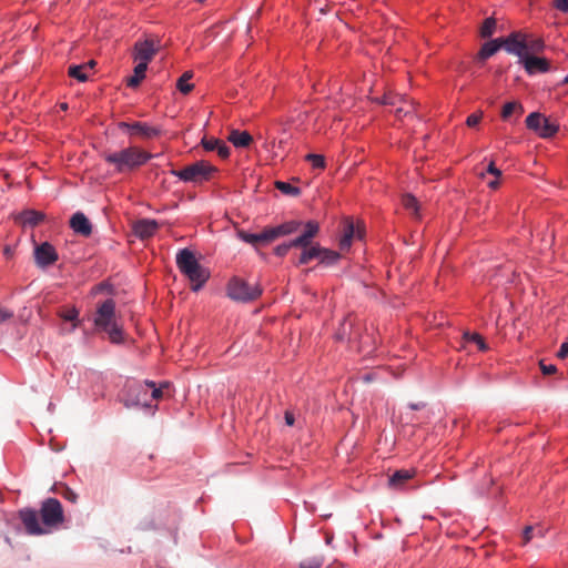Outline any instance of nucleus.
Segmentation results:
<instances>
[{
    "label": "nucleus",
    "instance_id": "obj_15",
    "mask_svg": "<svg viewBox=\"0 0 568 568\" xmlns=\"http://www.w3.org/2000/svg\"><path fill=\"white\" fill-rule=\"evenodd\" d=\"M158 229V222L148 219L139 220L133 225L134 234L142 240L153 236Z\"/></svg>",
    "mask_w": 568,
    "mask_h": 568
},
{
    "label": "nucleus",
    "instance_id": "obj_26",
    "mask_svg": "<svg viewBox=\"0 0 568 568\" xmlns=\"http://www.w3.org/2000/svg\"><path fill=\"white\" fill-rule=\"evenodd\" d=\"M545 43L539 38H532L526 34V54L534 55L544 50Z\"/></svg>",
    "mask_w": 568,
    "mask_h": 568
},
{
    "label": "nucleus",
    "instance_id": "obj_16",
    "mask_svg": "<svg viewBox=\"0 0 568 568\" xmlns=\"http://www.w3.org/2000/svg\"><path fill=\"white\" fill-rule=\"evenodd\" d=\"M318 231V223L315 221H308L304 226L303 233L293 240V244L300 245L301 247L310 246L312 239L317 235Z\"/></svg>",
    "mask_w": 568,
    "mask_h": 568
},
{
    "label": "nucleus",
    "instance_id": "obj_4",
    "mask_svg": "<svg viewBox=\"0 0 568 568\" xmlns=\"http://www.w3.org/2000/svg\"><path fill=\"white\" fill-rule=\"evenodd\" d=\"M150 387H153V382L130 383L121 394V402L126 408L150 407Z\"/></svg>",
    "mask_w": 568,
    "mask_h": 568
},
{
    "label": "nucleus",
    "instance_id": "obj_5",
    "mask_svg": "<svg viewBox=\"0 0 568 568\" xmlns=\"http://www.w3.org/2000/svg\"><path fill=\"white\" fill-rule=\"evenodd\" d=\"M226 293L235 302L250 303L260 297L262 288L258 285H250L246 281L234 276L227 283Z\"/></svg>",
    "mask_w": 568,
    "mask_h": 568
},
{
    "label": "nucleus",
    "instance_id": "obj_10",
    "mask_svg": "<svg viewBox=\"0 0 568 568\" xmlns=\"http://www.w3.org/2000/svg\"><path fill=\"white\" fill-rule=\"evenodd\" d=\"M34 260L39 267L44 268L58 261V253L50 243L44 242L36 246Z\"/></svg>",
    "mask_w": 568,
    "mask_h": 568
},
{
    "label": "nucleus",
    "instance_id": "obj_52",
    "mask_svg": "<svg viewBox=\"0 0 568 568\" xmlns=\"http://www.w3.org/2000/svg\"><path fill=\"white\" fill-rule=\"evenodd\" d=\"M487 172L497 178L501 175V171L495 166L494 162L489 163V165L487 168Z\"/></svg>",
    "mask_w": 568,
    "mask_h": 568
},
{
    "label": "nucleus",
    "instance_id": "obj_17",
    "mask_svg": "<svg viewBox=\"0 0 568 568\" xmlns=\"http://www.w3.org/2000/svg\"><path fill=\"white\" fill-rule=\"evenodd\" d=\"M357 236L358 239L362 237V233L359 230H356L354 223L352 220H345L344 227H343V235L339 240V248L342 251L348 250L353 239Z\"/></svg>",
    "mask_w": 568,
    "mask_h": 568
},
{
    "label": "nucleus",
    "instance_id": "obj_46",
    "mask_svg": "<svg viewBox=\"0 0 568 568\" xmlns=\"http://www.w3.org/2000/svg\"><path fill=\"white\" fill-rule=\"evenodd\" d=\"M481 116H483L481 112H479V113H473V114H470V115L467 118V120H466V124H467L468 126H470V128L476 126V125L479 123V121L481 120Z\"/></svg>",
    "mask_w": 568,
    "mask_h": 568
},
{
    "label": "nucleus",
    "instance_id": "obj_33",
    "mask_svg": "<svg viewBox=\"0 0 568 568\" xmlns=\"http://www.w3.org/2000/svg\"><path fill=\"white\" fill-rule=\"evenodd\" d=\"M496 26H497V22H496L495 18L489 17V18L485 19V21L483 22V26L480 28V37L481 38L491 37L494 34V32L496 31Z\"/></svg>",
    "mask_w": 568,
    "mask_h": 568
},
{
    "label": "nucleus",
    "instance_id": "obj_53",
    "mask_svg": "<svg viewBox=\"0 0 568 568\" xmlns=\"http://www.w3.org/2000/svg\"><path fill=\"white\" fill-rule=\"evenodd\" d=\"M284 418H285V423H286V425H288V426H293V425H294L295 418H294L293 413H291V412H285V416H284Z\"/></svg>",
    "mask_w": 568,
    "mask_h": 568
},
{
    "label": "nucleus",
    "instance_id": "obj_60",
    "mask_svg": "<svg viewBox=\"0 0 568 568\" xmlns=\"http://www.w3.org/2000/svg\"><path fill=\"white\" fill-rule=\"evenodd\" d=\"M564 83L568 84V75L564 79Z\"/></svg>",
    "mask_w": 568,
    "mask_h": 568
},
{
    "label": "nucleus",
    "instance_id": "obj_55",
    "mask_svg": "<svg viewBox=\"0 0 568 568\" xmlns=\"http://www.w3.org/2000/svg\"><path fill=\"white\" fill-rule=\"evenodd\" d=\"M65 496H67L68 499L72 500V501H75V499H77V495L73 491L69 490V489H68V493H67Z\"/></svg>",
    "mask_w": 568,
    "mask_h": 568
},
{
    "label": "nucleus",
    "instance_id": "obj_21",
    "mask_svg": "<svg viewBox=\"0 0 568 568\" xmlns=\"http://www.w3.org/2000/svg\"><path fill=\"white\" fill-rule=\"evenodd\" d=\"M229 141L236 148H247L252 143L253 138L246 131L232 130Z\"/></svg>",
    "mask_w": 568,
    "mask_h": 568
},
{
    "label": "nucleus",
    "instance_id": "obj_45",
    "mask_svg": "<svg viewBox=\"0 0 568 568\" xmlns=\"http://www.w3.org/2000/svg\"><path fill=\"white\" fill-rule=\"evenodd\" d=\"M397 100H402V98L397 95H393L390 93L384 94V97L381 100V103L386 105H395Z\"/></svg>",
    "mask_w": 568,
    "mask_h": 568
},
{
    "label": "nucleus",
    "instance_id": "obj_29",
    "mask_svg": "<svg viewBox=\"0 0 568 568\" xmlns=\"http://www.w3.org/2000/svg\"><path fill=\"white\" fill-rule=\"evenodd\" d=\"M402 204L403 206L409 211L415 217H419V205H418V201L415 196H413L412 194H405L403 197H402Z\"/></svg>",
    "mask_w": 568,
    "mask_h": 568
},
{
    "label": "nucleus",
    "instance_id": "obj_48",
    "mask_svg": "<svg viewBox=\"0 0 568 568\" xmlns=\"http://www.w3.org/2000/svg\"><path fill=\"white\" fill-rule=\"evenodd\" d=\"M12 316H13V313L11 311L0 306V324L11 320Z\"/></svg>",
    "mask_w": 568,
    "mask_h": 568
},
{
    "label": "nucleus",
    "instance_id": "obj_44",
    "mask_svg": "<svg viewBox=\"0 0 568 568\" xmlns=\"http://www.w3.org/2000/svg\"><path fill=\"white\" fill-rule=\"evenodd\" d=\"M215 151L217 152L219 156L222 159H227L230 155V148L223 141L220 142V144L215 149Z\"/></svg>",
    "mask_w": 568,
    "mask_h": 568
},
{
    "label": "nucleus",
    "instance_id": "obj_56",
    "mask_svg": "<svg viewBox=\"0 0 568 568\" xmlns=\"http://www.w3.org/2000/svg\"><path fill=\"white\" fill-rule=\"evenodd\" d=\"M488 185L491 189H496L499 185V182H498V180H495V181L489 182Z\"/></svg>",
    "mask_w": 568,
    "mask_h": 568
},
{
    "label": "nucleus",
    "instance_id": "obj_30",
    "mask_svg": "<svg viewBox=\"0 0 568 568\" xmlns=\"http://www.w3.org/2000/svg\"><path fill=\"white\" fill-rule=\"evenodd\" d=\"M87 70L88 64L70 65L68 73L71 78H74L80 82H84L88 80Z\"/></svg>",
    "mask_w": 568,
    "mask_h": 568
},
{
    "label": "nucleus",
    "instance_id": "obj_59",
    "mask_svg": "<svg viewBox=\"0 0 568 568\" xmlns=\"http://www.w3.org/2000/svg\"><path fill=\"white\" fill-rule=\"evenodd\" d=\"M60 108H61L62 110H67V109H68V104H67V103H62V104L60 105Z\"/></svg>",
    "mask_w": 568,
    "mask_h": 568
},
{
    "label": "nucleus",
    "instance_id": "obj_23",
    "mask_svg": "<svg viewBox=\"0 0 568 568\" xmlns=\"http://www.w3.org/2000/svg\"><path fill=\"white\" fill-rule=\"evenodd\" d=\"M102 332L108 334L109 341L113 344H122L125 341L123 328L118 323L104 328Z\"/></svg>",
    "mask_w": 568,
    "mask_h": 568
},
{
    "label": "nucleus",
    "instance_id": "obj_18",
    "mask_svg": "<svg viewBox=\"0 0 568 568\" xmlns=\"http://www.w3.org/2000/svg\"><path fill=\"white\" fill-rule=\"evenodd\" d=\"M416 471L414 469H399L388 477V486L392 489H403Z\"/></svg>",
    "mask_w": 568,
    "mask_h": 568
},
{
    "label": "nucleus",
    "instance_id": "obj_38",
    "mask_svg": "<svg viewBox=\"0 0 568 568\" xmlns=\"http://www.w3.org/2000/svg\"><path fill=\"white\" fill-rule=\"evenodd\" d=\"M324 564L322 556H313L301 561L300 568H321Z\"/></svg>",
    "mask_w": 568,
    "mask_h": 568
},
{
    "label": "nucleus",
    "instance_id": "obj_9",
    "mask_svg": "<svg viewBox=\"0 0 568 568\" xmlns=\"http://www.w3.org/2000/svg\"><path fill=\"white\" fill-rule=\"evenodd\" d=\"M503 48L510 54H515L520 59V62L527 57L526 54V33L511 32L506 38H500Z\"/></svg>",
    "mask_w": 568,
    "mask_h": 568
},
{
    "label": "nucleus",
    "instance_id": "obj_49",
    "mask_svg": "<svg viewBox=\"0 0 568 568\" xmlns=\"http://www.w3.org/2000/svg\"><path fill=\"white\" fill-rule=\"evenodd\" d=\"M554 6L557 10L561 12H568V0H555Z\"/></svg>",
    "mask_w": 568,
    "mask_h": 568
},
{
    "label": "nucleus",
    "instance_id": "obj_12",
    "mask_svg": "<svg viewBox=\"0 0 568 568\" xmlns=\"http://www.w3.org/2000/svg\"><path fill=\"white\" fill-rule=\"evenodd\" d=\"M521 63L524 64L526 72L530 75L536 74L538 72L545 73L550 70L549 61L545 58H539L536 55L527 54V57H525Z\"/></svg>",
    "mask_w": 568,
    "mask_h": 568
},
{
    "label": "nucleus",
    "instance_id": "obj_24",
    "mask_svg": "<svg viewBox=\"0 0 568 568\" xmlns=\"http://www.w3.org/2000/svg\"><path fill=\"white\" fill-rule=\"evenodd\" d=\"M146 69H148L146 64L136 62V65L134 68V73L132 77L128 78L126 85L130 88H136L142 82V80L145 78Z\"/></svg>",
    "mask_w": 568,
    "mask_h": 568
},
{
    "label": "nucleus",
    "instance_id": "obj_28",
    "mask_svg": "<svg viewBox=\"0 0 568 568\" xmlns=\"http://www.w3.org/2000/svg\"><path fill=\"white\" fill-rule=\"evenodd\" d=\"M559 130V125L556 122L550 121L548 118H544V123L538 131V134L541 138H551L554 136Z\"/></svg>",
    "mask_w": 568,
    "mask_h": 568
},
{
    "label": "nucleus",
    "instance_id": "obj_7",
    "mask_svg": "<svg viewBox=\"0 0 568 568\" xmlns=\"http://www.w3.org/2000/svg\"><path fill=\"white\" fill-rule=\"evenodd\" d=\"M161 49V40L149 36L144 40H139L133 47V60L135 62L149 64Z\"/></svg>",
    "mask_w": 568,
    "mask_h": 568
},
{
    "label": "nucleus",
    "instance_id": "obj_34",
    "mask_svg": "<svg viewBox=\"0 0 568 568\" xmlns=\"http://www.w3.org/2000/svg\"><path fill=\"white\" fill-rule=\"evenodd\" d=\"M275 187L281 191L285 195L290 196H298L301 194V190L292 184L283 181H276Z\"/></svg>",
    "mask_w": 568,
    "mask_h": 568
},
{
    "label": "nucleus",
    "instance_id": "obj_42",
    "mask_svg": "<svg viewBox=\"0 0 568 568\" xmlns=\"http://www.w3.org/2000/svg\"><path fill=\"white\" fill-rule=\"evenodd\" d=\"M220 142H221V140H219V139L203 138L201 143L206 151H215V149L219 146Z\"/></svg>",
    "mask_w": 568,
    "mask_h": 568
},
{
    "label": "nucleus",
    "instance_id": "obj_19",
    "mask_svg": "<svg viewBox=\"0 0 568 568\" xmlns=\"http://www.w3.org/2000/svg\"><path fill=\"white\" fill-rule=\"evenodd\" d=\"M44 217L45 215L42 212L36 210H26L18 215L17 220L23 226L33 227L41 223L44 220Z\"/></svg>",
    "mask_w": 568,
    "mask_h": 568
},
{
    "label": "nucleus",
    "instance_id": "obj_58",
    "mask_svg": "<svg viewBox=\"0 0 568 568\" xmlns=\"http://www.w3.org/2000/svg\"><path fill=\"white\" fill-rule=\"evenodd\" d=\"M344 335H345V328L343 329V333H338V334H337V338H338V339H343V338H344Z\"/></svg>",
    "mask_w": 568,
    "mask_h": 568
},
{
    "label": "nucleus",
    "instance_id": "obj_8",
    "mask_svg": "<svg viewBox=\"0 0 568 568\" xmlns=\"http://www.w3.org/2000/svg\"><path fill=\"white\" fill-rule=\"evenodd\" d=\"M93 322L100 332L116 323L115 302L112 298L105 300L98 306Z\"/></svg>",
    "mask_w": 568,
    "mask_h": 568
},
{
    "label": "nucleus",
    "instance_id": "obj_50",
    "mask_svg": "<svg viewBox=\"0 0 568 568\" xmlns=\"http://www.w3.org/2000/svg\"><path fill=\"white\" fill-rule=\"evenodd\" d=\"M557 356L559 358H566L568 356V342H565L561 344V346L557 353Z\"/></svg>",
    "mask_w": 568,
    "mask_h": 568
},
{
    "label": "nucleus",
    "instance_id": "obj_37",
    "mask_svg": "<svg viewBox=\"0 0 568 568\" xmlns=\"http://www.w3.org/2000/svg\"><path fill=\"white\" fill-rule=\"evenodd\" d=\"M464 338L467 342L474 343L478 347V349H480L483 352L488 348L486 342L483 338V336L477 334V333H473V334L471 333H465L464 334Z\"/></svg>",
    "mask_w": 568,
    "mask_h": 568
},
{
    "label": "nucleus",
    "instance_id": "obj_1",
    "mask_svg": "<svg viewBox=\"0 0 568 568\" xmlns=\"http://www.w3.org/2000/svg\"><path fill=\"white\" fill-rule=\"evenodd\" d=\"M42 525L39 523V515L34 509L23 508L19 511L26 530L30 535L47 534L50 528L57 527L63 523V509L61 503L55 498L45 499L40 509Z\"/></svg>",
    "mask_w": 568,
    "mask_h": 568
},
{
    "label": "nucleus",
    "instance_id": "obj_61",
    "mask_svg": "<svg viewBox=\"0 0 568 568\" xmlns=\"http://www.w3.org/2000/svg\"><path fill=\"white\" fill-rule=\"evenodd\" d=\"M6 254H10V250L8 247L6 248Z\"/></svg>",
    "mask_w": 568,
    "mask_h": 568
},
{
    "label": "nucleus",
    "instance_id": "obj_43",
    "mask_svg": "<svg viewBox=\"0 0 568 568\" xmlns=\"http://www.w3.org/2000/svg\"><path fill=\"white\" fill-rule=\"evenodd\" d=\"M162 395H163L162 386L156 387L155 383L153 382V387H150V392H149L150 407L152 406L151 405L152 400L161 398Z\"/></svg>",
    "mask_w": 568,
    "mask_h": 568
},
{
    "label": "nucleus",
    "instance_id": "obj_39",
    "mask_svg": "<svg viewBox=\"0 0 568 568\" xmlns=\"http://www.w3.org/2000/svg\"><path fill=\"white\" fill-rule=\"evenodd\" d=\"M305 160L310 162L314 169L323 170L326 166L325 158L321 154L310 153L305 156Z\"/></svg>",
    "mask_w": 568,
    "mask_h": 568
},
{
    "label": "nucleus",
    "instance_id": "obj_32",
    "mask_svg": "<svg viewBox=\"0 0 568 568\" xmlns=\"http://www.w3.org/2000/svg\"><path fill=\"white\" fill-rule=\"evenodd\" d=\"M542 538L544 530L541 528H535L532 526H527L523 531V545L528 544L534 538Z\"/></svg>",
    "mask_w": 568,
    "mask_h": 568
},
{
    "label": "nucleus",
    "instance_id": "obj_6",
    "mask_svg": "<svg viewBox=\"0 0 568 568\" xmlns=\"http://www.w3.org/2000/svg\"><path fill=\"white\" fill-rule=\"evenodd\" d=\"M216 171L215 166L206 161H197L182 170H172L171 173L184 182H199L207 180Z\"/></svg>",
    "mask_w": 568,
    "mask_h": 568
},
{
    "label": "nucleus",
    "instance_id": "obj_40",
    "mask_svg": "<svg viewBox=\"0 0 568 568\" xmlns=\"http://www.w3.org/2000/svg\"><path fill=\"white\" fill-rule=\"evenodd\" d=\"M78 315H79V312L74 307L60 313V316L64 321L73 322V328H75L78 325V323H77Z\"/></svg>",
    "mask_w": 568,
    "mask_h": 568
},
{
    "label": "nucleus",
    "instance_id": "obj_27",
    "mask_svg": "<svg viewBox=\"0 0 568 568\" xmlns=\"http://www.w3.org/2000/svg\"><path fill=\"white\" fill-rule=\"evenodd\" d=\"M193 78L192 71L184 72L176 82V88L179 91L183 94H187L193 90V84L190 83L191 79Z\"/></svg>",
    "mask_w": 568,
    "mask_h": 568
},
{
    "label": "nucleus",
    "instance_id": "obj_14",
    "mask_svg": "<svg viewBox=\"0 0 568 568\" xmlns=\"http://www.w3.org/2000/svg\"><path fill=\"white\" fill-rule=\"evenodd\" d=\"M70 226L75 233L82 236H90L92 233V225L82 212H77L72 215Z\"/></svg>",
    "mask_w": 568,
    "mask_h": 568
},
{
    "label": "nucleus",
    "instance_id": "obj_20",
    "mask_svg": "<svg viewBox=\"0 0 568 568\" xmlns=\"http://www.w3.org/2000/svg\"><path fill=\"white\" fill-rule=\"evenodd\" d=\"M301 225H302V223L298 221H290V222L283 223L281 225L271 227V232L273 234V240L275 241L280 236L288 235V234L296 232Z\"/></svg>",
    "mask_w": 568,
    "mask_h": 568
},
{
    "label": "nucleus",
    "instance_id": "obj_11",
    "mask_svg": "<svg viewBox=\"0 0 568 568\" xmlns=\"http://www.w3.org/2000/svg\"><path fill=\"white\" fill-rule=\"evenodd\" d=\"M120 129H125L130 132L132 135H139L144 139H152L160 134V129L155 126H151L145 122H133V123H126L121 122L119 124Z\"/></svg>",
    "mask_w": 568,
    "mask_h": 568
},
{
    "label": "nucleus",
    "instance_id": "obj_3",
    "mask_svg": "<svg viewBox=\"0 0 568 568\" xmlns=\"http://www.w3.org/2000/svg\"><path fill=\"white\" fill-rule=\"evenodd\" d=\"M176 265L191 282L192 290L199 291L209 278L207 271L199 263L194 253L189 248L180 250L176 254Z\"/></svg>",
    "mask_w": 568,
    "mask_h": 568
},
{
    "label": "nucleus",
    "instance_id": "obj_22",
    "mask_svg": "<svg viewBox=\"0 0 568 568\" xmlns=\"http://www.w3.org/2000/svg\"><path fill=\"white\" fill-rule=\"evenodd\" d=\"M500 48H503V42L500 38L485 42L478 52V59L486 60L489 57L494 55Z\"/></svg>",
    "mask_w": 568,
    "mask_h": 568
},
{
    "label": "nucleus",
    "instance_id": "obj_47",
    "mask_svg": "<svg viewBox=\"0 0 568 568\" xmlns=\"http://www.w3.org/2000/svg\"><path fill=\"white\" fill-rule=\"evenodd\" d=\"M539 365L544 375H551L557 372V367L552 364H545V362L541 361Z\"/></svg>",
    "mask_w": 568,
    "mask_h": 568
},
{
    "label": "nucleus",
    "instance_id": "obj_57",
    "mask_svg": "<svg viewBox=\"0 0 568 568\" xmlns=\"http://www.w3.org/2000/svg\"><path fill=\"white\" fill-rule=\"evenodd\" d=\"M87 64H88V70L92 69L95 65V61L91 60Z\"/></svg>",
    "mask_w": 568,
    "mask_h": 568
},
{
    "label": "nucleus",
    "instance_id": "obj_41",
    "mask_svg": "<svg viewBox=\"0 0 568 568\" xmlns=\"http://www.w3.org/2000/svg\"><path fill=\"white\" fill-rule=\"evenodd\" d=\"M292 247H301V246L300 245H294L293 244V240H292L288 243H284V244H281V245L276 246L275 247V254L278 255V256H284V255L287 254V252Z\"/></svg>",
    "mask_w": 568,
    "mask_h": 568
},
{
    "label": "nucleus",
    "instance_id": "obj_2",
    "mask_svg": "<svg viewBox=\"0 0 568 568\" xmlns=\"http://www.w3.org/2000/svg\"><path fill=\"white\" fill-rule=\"evenodd\" d=\"M152 156L151 153L138 146H129L120 151L105 153L103 159L106 163L114 165L118 173H125L139 169Z\"/></svg>",
    "mask_w": 568,
    "mask_h": 568
},
{
    "label": "nucleus",
    "instance_id": "obj_35",
    "mask_svg": "<svg viewBox=\"0 0 568 568\" xmlns=\"http://www.w3.org/2000/svg\"><path fill=\"white\" fill-rule=\"evenodd\" d=\"M338 258H339V254L337 252L321 247V255H318V260L321 263L326 264V265H332Z\"/></svg>",
    "mask_w": 568,
    "mask_h": 568
},
{
    "label": "nucleus",
    "instance_id": "obj_54",
    "mask_svg": "<svg viewBox=\"0 0 568 568\" xmlns=\"http://www.w3.org/2000/svg\"><path fill=\"white\" fill-rule=\"evenodd\" d=\"M424 407H425V403H423V402L409 404V408L414 409V410H419V409H423Z\"/></svg>",
    "mask_w": 568,
    "mask_h": 568
},
{
    "label": "nucleus",
    "instance_id": "obj_51",
    "mask_svg": "<svg viewBox=\"0 0 568 568\" xmlns=\"http://www.w3.org/2000/svg\"><path fill=\"white\" fill-rule=\"evenodd\" d=\"M412 110H413V104L410 103L409 108L398 106L395 112L398 116H402V114L407 115L408 113L412 112Z\"/></svg>",
    "mask_w": 568,
    "mask_h": 568
},
{
    "label": "nucleus",
    "instance_id": "obj_25",
    "mask_svg": "<svg viewBox=\"0 0 568 568\" xmlns=\"http://www.w3.org/2000/svg\"><path fill=\"white\" fill-rule=\"evenodd\" d=\"M303 252L300 254L297 265L301 264H307L314 258H318V255H321V247L320 246H306L302 247Z\"/></svg>",
    "mask_w": 568,
    "mask_h": 568
},
{
    "label": "nucleus",
    "instance_id": "obj_36",
    "mask_svg": "<svg viewBox=\"0 0 568 568\" xmlns=\"http://www.w3.org/2000/svg\"><path fill=\"white\" fill-rule=\"evenodd\" d=\"M516 111H518L519 114L524 112L521 104H519L518 102H508L503 108L501 118L504 120H508Z\"/></svg>",
    "mask_w": 568,
    "mask_h": 568
},
{
    "label": "nucleus",
    "instance_id": "obj_13",
    "mask_svg": "<svg viewBox=\"0 0 568 568\" xmlns=\"http://www.w3.org/2000/svg\"><path fill=\"white\" fill-rule=\"evenodd\" d=\"M239 237L244 241L245 243L252 244V245H260V244H267L273 242V234L271 232V227H267L263 230L260 233H248L245 231L239 232Z\"/></svg>",
    "mask_w": 568,
    "mask_h": 568
},
{
    "label": "nucleus",
    "instance_id": "obj_31",
    "mask_svg": "<svg viewBox=\"0 0 568 568\" xmlns=\"http://www.w3.org/2000/svg\"><path fill=\"white\" fill-rule=\"evenodd\" d=\"M544 115L538 112H532L526 118V125L528 129L538 132L544 123Z\"/></svg>",
    "mask_w": 568,
    "mask_h": 568
}]
</instances>
